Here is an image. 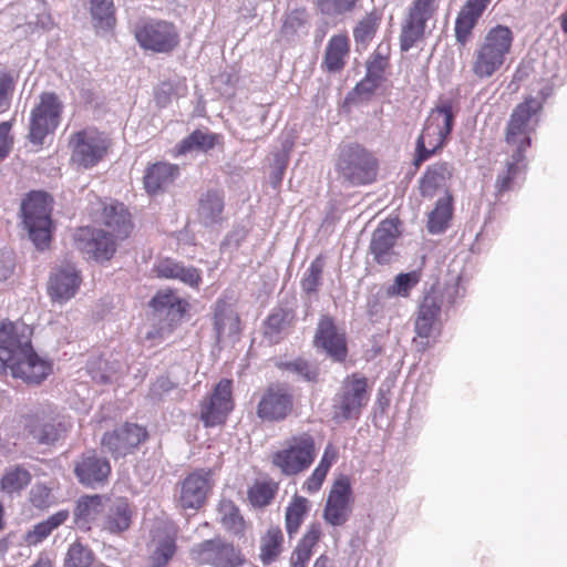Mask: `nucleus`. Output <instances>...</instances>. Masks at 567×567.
<instances>
[{"instance_id": "obj_1", "label": "nucleus", "mask_w": 567, "mask_h": 567, "mask_svg": "<svg viewBox=\"0 0 567 567\" xmlns=\"http://www.w3.org/2000/svg\"><path fill=\"white\" fill-rule=\"evenodd\" d=\"M32 330L23 322L0 326V373L28 384H40L53 370L52 361L39 355L31 343Z\"/></svg>"}, {"instance_id": "obj_2", "label": "nucleus", "mask_w": 567, "mask_h": 567, "mask_svg": "<svg viewBox=\"0 0 567 567\" xmlns=\"http://www.w3.org/2000/svg\"><path fill=\"white\" fill-rule=\"evenodd\" d=\"M550 91L542 90V99L528 97L518 104L513 113L506 128V143L512 150V159L506 163V171L498 175L496 188L498 193L509 190L513 181L525 168V151L530 146V134L538 125V113L543 107L544 100L549 96Z\"/></svg>"}, {"instance_id": "obj_3", "label": "nucleus", "mask_w": 567, "mask_h": 567, "mask_svg": "<svg viewBox=\"0 0 567 567\" xmlns=\"http://www.w3.org/2000/svg\"><path fill=\"white\" fill-rule=\"evenodd\" d=\"M103 223L106 229L83 227L75 231L76 248L89 259L107 261L116 250V240L126 238L132 229L130 214L121 203L104 207Z\"/></svg>"}, {"instance_id": "obj_4", "label": "nucleus", "mask_w": 567, "mask_h": 567, "mask_svg": "<svg viewBox=\"0 0 567 567\" xmlns=\"http://www.w3.org/2000/svg\"><path fill=\"white\" fill-rule=\"evenodd\" d=\"M514 41L513 31L502 24L489 29L474 51L472 71L480 79L493 76L504 65Z\"/></svg>"}, {"instance_id": "obj_5", "label": "nucleus", "mask_w": 567, "mask_h": 567, "mask_svg": "<svg viewBox=\"0 0 567 567\" xmlns=\"http://www.w3.org/2000/svg\"><path fill=\"white\" fill-rule=\"evenodd\" d=\"M375 157L358 144H349L340 150L336 172L338 181L347 186L372 183L377 177Z\"/></svg>"}, {"instance_id": "obj_6", "label": "nucleus", "mask_w": 567, "mask_h": 567, "mask_svg": "<svg viewBox=\"0 0 567 567\" xmlns=\"http://www.w3.org/2000/svg\"><path fill=\"white\" fill-rule=\"evenodd\" d=\"M21 215L30 239L38 249L48 247L51 239V200L43 192H32L22 202Z\"/></svg>"}, {"instance_id": "obj_7", "label": "nucleus", "mask_w": 567, "mask_h": 567, "mask_svg": "<svg viewBox=\"0 0 567 567\" xmlns=\"http://www.w3.org/2000/svg\"><path fill=\"white\" fill-rule=\"evenodd\" d=\"M452 107L444 104L434 109L424 125L416 142V157L414 164L419 166L441 148L452 130Z\"/></svg>"}, {"instance_id": "obj_8", "label": "nucleus", "mask_w": 567, "mask_h": 567, "mask_svg": "<svg viewBox=\"0 0 567 567\" xmlns=\"http://www.w3.org/2000/svg\"><path fill=\"white\" fill-rule=\"evenodd\" d=\"M369 399L367 378L357 373L347 377L334 398V419L337 421L359 419Z\"/></svg>"}, {"instance_id": "obj_9", "label": "nucleus", "mask_w": 567, "mask_h": 567, "mask_svg": "<svg viewBox=\"0 0 567 567\" xmlns=\"http://www.w3.org/2000/svg\"><path fill=\"white\" fill-rule=\"evenodd\" d=\"M71 161L82 168H92L106 155L110 141L94 127L73 133L69 140Z\"/></svg>"}, {"instance_id": "obj_10", "label": "nucleus", "mask_w": 567, "mask_h": 567, "mask_svg": "<svg viewBox=\"0 0 567 567\" xmlns=\"http://www.w3.org/2000/svg\"><path fill=\"white\" fill-rule=\"evenodd\" d=\"M439 9V0H413L405 18L401 35V50L406 52L421 41L429 28L434 25L435 16Z\"/></svg>"}, {"instance_id": "obj_11", "label": "nucleus", "mask_w": 567, "mask_h": 567, "mask_svg": "<svg viewBox=\"0 0 567 567\" xmlns=\"http://www.w3.org/2000/svg\"><path fill=\"white\" fill-rule=\"evenodd\" d=\"M316 457L315 440L309 434L292 437L286 447L272 455V463L285 475L307 470Z\"/></svg>"}, {"instance_id": "obj_12", "label": "nucleus", "mask_w": 567, "mask_h": 567, "mask_svg": "<svg viewBox=\"0 0 567 567\" xmlns=\"http://www.w3.org/2000/svg\"><path fill=\"white\" fill-rule=\"evenodd\" d=\"M63 104L54 93H42L30 117L29 137L33 144H42L44 137L60 124Z\"/></svg>"}, {"instance_id": "obj_13", "label": "nucleus", "mask_w": 567, "mask_h": 567, "mask_svg": "<svg viewBox=\"0 0 567 567\" xmlns=\"http://www.w3.org/2000/svg\"><path fill=\"white\" fill-rule=\"evenodd\" d=\"M138 44L157 53L171 52L179 41L175 25L163 20H151L142 23L135 30Z\"/></svg>"}, {"instance_id": "obj_14", "label": "nucleus", "mask_w": 567, "mask_h": 567, "mask_svg": "<svg viewBox=\"0 0 567 567\" xmlns=\"http://www.w3.org/2000/svg\"><path fill=\"white\" fill-rule=\"evenodd\" d=\"M193 559L214 567H239L245 559L241 551L221 538L205 540L190 550Z\"/></svg>"}, {"instance_id": "obj_15", "label": "nucleus", "mask_w": 567, "mask_h": 567, "mask_svg": "<svg viewBox=\"0 0 567 567\" xmlns=\"http://www.w3.org/2000/svg\"><path fill=\"white\" fill-rule=\"evenodd\" d=\"M293 399L285 385H270L261 395L257 415L265 421H281L292 411Z\"/></svg>"}, {"instance_id": "obj_16", "label": "nucleus", "mask_w": 567, "mask_h": 567, "mask_svg": "<svg viewBox=\"0 0 567 567\" xmlns=\"http://www.w3.org/2000/svg\"><path fill=\"white\" fill-rule=\"evenodd\" d=\"M233 406L231 382L226 379L221 380L215 386L210 398L203 402L200 419L205 426L223 424Z\"/></svg>"}, {"instance_id": "obj_17", "label": "nucleus", "mask_w": 567, "mask_h": 567, "mask_svg": "<svg viewBox=\"0 0 567 567\" xmlns=\"http://www.w3.org/2000/svg\"><path fill=\"white\" fill-rule=\"evenodd\" d=\"M82 278L73 264L54 268L48 282V293L54 302L63 303L78 292Z\"/></svg>"}, {"instance_id": "obj_18", "label": "nucleus", "mask_w": 567, "mask_h": 567, "mask_svg": "<svg viewBox=\"0 0 567 567\" xmlns=\"http://www.w3.org/2000/svg\"><path fill=\"white\" fill-rule=\"evenodd\" d=\"M145 437L146 431L144 427L136 424H125L112 433H105L102 445L117 458L131 453Z\"/></svg>"}, {"instance_id": "obj_19", "label": "nucleus", "mask_w": 567, "mask_h": 567, "mask_svg": "<svg viewBox=\"0 0 567 567\" xmlns=\"http://www.w3.org/2000/svg\"><path fill=\"white\" fill-rule=\"evenodd\" d=\"M351 487L347 478L338 480L328 496L323 517L332 526L343 525L351 513Z\"/></svg>"}, {"instance_id": "obj_20", "label": "nucleus", "mask_w": 567, "mask_h": 567, "mask_svg": "<svg viewBox=\"0 0 567 567\" xmlns=\"http://www.w3.org/2000/svg\"><path fill=\"white\" fill-rule=\"evenodd\" d=\"M400 235L398 221L385 219L372 234L370 251L378 264L386 265L395 257L394 246Z\"/></svg>"}, {"instance_id": "obj_21", "label": "nucleus", "mask_w": 567, "mask_h": 567, "mask_svg": "<svg viewBox=\"0 0 567 567\" xmlns=\"http://www.w3.org/2000/svg\"><path fill=\"white\" fill-rule=\"evenodd\" d=\"M176 553V529L164 524L152 532L150 567H166Z\"/></svg>"}, {"instance_id": "obj_22", "label": "nucleus", "mask_w": 567, "mask_h": 567, "mask_svg": "<svg viewBox=\"0 0 567 567\" xmlns=\"http://www.w3.org/2000/svg\"><path fill=\"white\" fill-rule=\"evenodd\" d=\"M212 488L210 471H198L188 475L181 488L179 504L183 508H198Z\"/></svg>"}, {"instance_id": "obj_23", "label": "nucleus", "mask_w": 567, "mask_h": 567, "mask_svg": "<svg viewBox=\"0 0 567 567\" xmlns=\"http://www.w3.org/2000/svg\"><path fill=\"white\" fill-rule=\"evenodd\" d=\"M315 343L337 361H342L347 355L344 334L338 332L333 320L329 317H323L319 321Z\"/></svg>"}, {"instance_id": "obj_24", "label": "nucleus", "mask_w": 567, "mask_h": 567, "mask_svg": "<svg viewBox=\"0 0 567 567\" xmlns=\"http://www.w3.org/2000/svg\"><path fill=\"white\" fill-rule=\"evenodd\" d=\"M132 523V509L127 499L118 497L106 502L102 517V529L111 534H121L128 529Z\"/></svg>"}, {"instance_id": "obj_25", "label": "nucleus", "mask_w": 567, "mask_h": 567, "mask_svg": "<svg viewBox=\"0 0 567 567\" xmlns=\"http://www.w3.org/2000/svg\"><path fill=\"white\" fill-rule=\"evenodd\" d=\"M454 167L447 162H437L427 167L420 181V190L424 197H433L439 192L447 189Z\"/></svg>"}, {"instance_id": "obj_26", "label": "nucleus", "mask_w": 567, "mask_h": 567, "mask_svg": "<svg viewBox=\"0 0 567 567\" xmlns=\"http://www.w3.org/2000/svg\"><path fill=\"white\" fill-rule=\"evenodd\" d=\"M179 174L177 165L155 163L147 167L144 175V186L148 194H155L171 185Z\"/></svg>"}, {"instance_id": "obj_27", "label": "nucleus", "mask_w": 567, "mask_h": 567, "mask_svg": "<svg viewBox=\"0 0 567 567\" xmlns=\"http://www.w3.org/2000/svg\"><path fill=\"white\" fill-rule=\"evenodd\" d=\"M111 472V466L105 458L97 457L95 454L85 455L75 466V474L81 483L93 485L106 480Z\"/></svg>"}, {"instance_id": "obj_28", "label": "nucleus", "mask_w": 567, "mask_h": 567, "mask_svg": "<svg viewBox=\"0 0 567 567\" xmlns=\"http://www.w3.org/2000/svg\"><path fill=\"white\" fill-rule=\"evenodd\" d=\"M441 311L440 299L435 295H426L420 305L415 319V332L420 338L431 337Z\"/></svg>"}, {"instance_id": "obj_29", "label": "nucleus", "mask_w": 567, "mask_h": 567, "mask_svg": "<svg viewBox=\"0 0 567 567\" xmlns=\"http://www.w3.org/2000/svg\"><path fill=\"white\" fill-rule=\"evenodd\" d=\"M224 197L217 190H208L198 203V218L205 226H214L223 220Z\"/></svg>"}, {"instance_id": "obj_30", "label": "nucleus", "mask_w": 567, "mask_h": 567, "mask_svg": "<svg viewBox=\"0 0 567 567\" xmlns=\"http://www.w3.org/2000/svg\"><path fill=\"white\" fill-rule=\"evenodd\" d=\"M215 330L217 338L225 339L239 332V317L231 305L220 300L215 307Z\"/></svg>"}, {"instance_id": "obj_31", "label": "nucleus", "mask_w": 567, "mask_h": 567, "mask_svg": "<svg viewBox=\"0 0 567 567\" xmlns=\"http://www.w3.org/2000/svg\"><path fill=\"white\" fill-rule=\"evenodd\" d=\"M109 498L100 495L84 496L79 499L74 515L80 524H91L99 520L105 513V506Z\"/></svg>"}, {"instance_id": "obj_32", "label": "nucleus", "mask_w": 567, "mask_h": 567, "mask_svg": "<svg viewBox=\"0 0 567 567\" xmlns=\"http://www.w3.org/2000/svg\"><path fill=\"white\" fill-rule=\"evenodd\" d=\"M157 274L163 278L178 279L190 287H197L200 281V275L196 268L185 267L172 259L162 260L157 266Z\"/></svg>"}, {"instance_id": "obj_33", "label": "nucleus", "mask_w": 567, "mask_h": 567, "mask_svg": "<svg viewBox=\"0 0 567 567\" xmlns=\"http://www.w3.org/2000/svg\"><path fill=\"white\" fill-rule=\"evenodd\" d=\"M69 518L68 511H59L48 517L45 520H42L35 524L32 529H30L25 536L24 542L29 546H37L41 544L44 539H47L54 529L60 527L62 524L66 522Z\"/></svg>"}, {"instance_id": "obj_34", "label": "nucleus", "mask_w": 567, "mask_h": 567, "mask_svg": "<svg viewBox=\"0 0 567 567\" xmlns=\"http://www.w3.org/2000/svg\"><path fill=\"white\" fill-rule=\"evenodd\" d=\"M453 215V197L445 193L435 204L434 209L429 214L427 229L431 234H441L449 227Z\"/></svg>"}, {"instance_id": "obj_35", "label": "nucleus", "mask_w": 567, "mask_h": 567, "mask_svg": "<svg viewBox=\"0 0 567 567\" xmlns=\"http://www.w3.org/2000/svg\"><path fill=\"white\" fill-rule=\"evenodd\" d=\"M218 518L223 527L235 536H244L246 523L239 508L228 499H223L218 506Z\"/></svg>"}, {"instance_id": "obj_36", "label": "nucleus", "mask_w": 567, "mask_h": 567, "mask_svg": "<svg viewBox=\"0 0 567 567\" xmlns=\"http://www.w3.org/2000/svg\"><path fill=\"white\" fill-rule=\"evenodd\" d=\"M321 536V529L318 524L309 526L307 533L298 544L291 555V567H306L309 561L312 547L318 543Z\"/></svg>"}, {"instance_id": "obj_37", "label": "nucleus", "mask_w": 567, "mask_h": 567, "mask_svg": "<svg viewBox=\"0 0 567 567\" xmlns=\"http://www.w3.org/2000/svg\"><path fill=\"white\" fill-rule=\"evenodd\" d=\"M124 368V364L116 360L99 359L89 363L87 372L95 382L110 383L118 380Z\"/></svg>"}, {"instance_id": "obj_38", "label": "nucleus", "mask_w": 567, "mask_h": 567, "mask_svg": "<svg viewBox=\"0 0 567 567\" xmlns=\"http://www.w3.org/2000/svg\"><path fill=\"white\" fill-rule=\"evenodd\" d=\"M216 136L207 131L196 130L177 145V154L207 152L215 146Z\"/></svg>"}, {"instance_id": "obj_39", "label": "nucleus", "mask_w": 567, "mask_h": 567, "mask_svg": "<svg viewBox=\"0 0 567 567\" xmlns=\"http://www.w3.org/2000/svg\"><path fill=\"white\" fill-rule=\"evenodd\" d=\"M310 509L309 501L302 496H295L286 508V530L289 537L296 535Z\"/></svg>"}, {"instance_id": "obj_40", "label": "nucleus", "mask_w": 567, "mask_h": 567, "mask_svg": "<svg viewBox=\"0 0 567 567\" xmlns=\"http://www.w3.org/2000/svg\"><path fill=\"white\" fill-rule=\"evenodd\" d=\"M349 51V41L346 35H333L327 45L324 63L329 71H338L344 64V56Z\"/></svg>"}, {"instance_id": "obj_41", "label": "nucleus", "mask_w": 567, "mask_h": 567, "mask_svg": "<svg viewBox=\"0 0 567 567\" xmlns=\"http://www.w3.org/2000/svg\"><path fill=\"white\" fill-rule=\"evenodd\" d=\"M284 535L279 527H270L261 538L260 559L264 564L272 563L281 553Z\"/></svg>"}, {"instance_id": "obj_42", "label": "nucleus", "mask_w": 567, "mask_h": 567, "mask_svg": "<svg viewBox=\"0 0 567 567\" xmlns=\"http://www.w3.org/2000/svg\"><path fill=\"white\" fill-rule=\"evenodd\" d=\"M95 28L110 30L115 23L113 0H90Z\"/></svg>"}, {"instance_id": "obj_43", "label": "nucleus", "mask_w": 567, "mask_h": 567, "mask_svg": "<svg viewBox=\"0 0 567 567\" xmlns=\"http://www.w3.org/2000/svg\"><path fill=\"white\" fill-rule=\"evenodd\" d=\"M308 22V14L303 9H293L286 13L282 27L280 29V37L290 41L298 37Z\"/></svg>"}, {"instance_id": "obj_44", "label": "nucleus", "mask_w": 567, "mask_h": 567, "mask_svg": "<svg viewBox=\"0 0 567 567\" xmlns=\"http://www.w3.org/2000/svg\"><path fill=\"white\" fill-rule=\"evenodd\" d=\"M31 482V474L21 466L9 468L1 478V488L8 494L18 493Z\"/></svg>"}, {"instance_id": "obj_45", "label": "nucleus", "mask_w": 567, "mask_h": 567, "mask_svg": "<svg viewBox=\"0 0 567 567\" xmlns=\"http://www.w3.org/2000/svg\"><path fill=\"white\" fill-rule=\"evenodd\" d=\"M417 271L403 272L395 276L393 284L388 286L386 296L408 298L414 287L420 282Z\"/></svg>"}, {"instance_id": "obj_46", "label": "nucleus", "mask_w": 567, "mask_h": 567, "mask_svg": "<svg viewBox=\"0 0 567 567\" xmlns=\"http://www.w3.org/2000/svg\"><path fill=\"white\" fill-rule=\"evenodd\" d=\"M278 491L272 481H257L248 491L249 501L254 506L264 507L270 504Z\"/></svg>"}, {"instance_id": "obj_47", "label": "nucleus", "mask_w": 567, "mask_h": 567, "mask_svg": "<svg viewBox=\"0 0 567 567\" xmlns=\"http://www.w3.org/2000/svg\"><path fill=\"white\" fill-rule=\"evenodd\" d=\"M64 432L61 423L55 421H41L30 429V434L40 444H51L55 442Z\"/></svg>"}, {"instance_id": "obj_48", "label": "nucleus", "mask_w": 567, "mask_h": 567, "mask_svg": "<svg viewBox=\"0 0 567 567\" xmlns=\"http://www.w3.org/2000/svg\"><path fill=\"white\" fill-rule=\"evenodd\" d=\"M93 560L92 550L87 546L75 542L70 545L66 551L63 567H90Z\"/></svg>"}, {"instance_id": "obj_49", "label": "nucleus", "mask_w": 567, "mask_h": 567, "mask_svg": "<svg viewBox=\"0 0 567 567\" xmlns=\"http://www.w3.org/2000/svg\"><path fill=\"white\" fill-rule=\"evenodd\" d=\"M151 306L156 311L167 310L168 315L182 313L184 311L181 298L169 289L158 291L157 295L152 299Z\"/></svg>"}, {"instance_id": "obj_50", "label": "nucleus", "mask_w": 567, "mask_h": 567, "mask_svg": "<svg viewBox=\"0 0 567 567\" xmlns=\"http://www.w3.org/2000/svg\"><path fill=\"white\" fill-rule=\"evenodd\" d=\"M322 272L323 260L322 258L317 257L307 268L301 280V287L306 293H313L318 290V287L320 286L321 282Z\"/></svg>"}, {"instance_id": "obj_51", "label": "nucleus", "mask_w": 567, "mask_h": 567, "mask_svg": "<svg viewBox=\"0 0 567 567\" xmlns=\"http://www.w3.org/2000/svg\"><path fill=\"white\" fill-rule=\"evenodd\" d=\"M477 21V18L473 17L471 13H465V11L461 9L455 21V38L457 42L464 45L470 40Z\"/></svg>"}, {"instance_id": "obj_52", "label": "nucleus", "mask_w": 567, "mask_h": 567, "mask_svg": "<svg viewBox=\"0 0 567 567\" xmlns=\"http://www.w3.org/2000/svg\"><path fill=\"white\" fill-rule=\"evenodd\" d=\"M379 25V18L375 14H368L355 27L353 37L357 43L365 44L374 35Z\"/></svg>"}, {"instance_id": "obj_53", "label": "nucleus", "mask_w": 567, "mask_h": 567, "mask_svg": "<svg viewBox=\"0 0 567 567\" xmlns=\"http://www.w3.org/2000/svg\"><path fill=\"white\" fill-rule=\"evenodd\" d=\"M357 0H316V4L322 14L336 17L351 11Z\"/></svg>"}, {"instance_id": "obj_54", "label": "nucleus", "mask_w": 567, "mask_h": 567, "mask_svg": "<svg viewBox=\"0 0 567 567\" xmlns=\"http://www.w3.org/2000/svg\"><path fill=\"white\" fill-rule=\"evenodd\" d=\"M389 47L379 45L372 59L367 64V72L370 76L383 79V73L388 66Z\"/></svg>"}, {"instance_id": "obj_55", "label": "nucleus", "mask_w": 567, "mask_h": 567, "mask_svg": "<svg viewBox=\"0 0 567 567\" xmlns=\"http://www.w3.org/2000/svg\"><path fill=\"white\" fill-rule=\"evenodd\" d=\"M14 84L11 75L8 73H0V113H3L9 109Z\"/></svg>"}, {"instance_id": "obj_56", "label": "nucleus", "mask_w": 567, "mask_h": 567, "mask_svg": "<svg viewBox=\"0 0 567 567\" xmlns=\"http://www.w3.org/2000/svg\"><path fill=\"white\" fill-rule=\"evenodd\" d=\"M11 123H0V162L3 161L10 153L13 137L10 135Z\"/></svg>"}, {"instance_id": "obj_57", "label": "nucleus", "mask_w": 567, "mask_h": 567, "mask_svg": "<svg viewBox=\"0 0 567 567\" xmlns=\"http://www.w3.org/2000/svg\"><path fill=\"white\" fill-rule=\"evenodd\" d=\"M285 326V318L281 312L270 315L266 321L265 333L271 339L276 340L277 336L281 332Z\"/></svg>"}, {"instance_id": "obj_58", "label": "nucleus", "mask_w": 567, "mask_h": 567, "mask_svg": "<svg viewBox=\"0 0 567 567\" xmlns=\"http://www.w3.org/2000/svg\"><path fill=\"white\" fill-rule=\"evenodd\" d=\"M328 472H323L321 468L316 467L310 477L303 483L302 488L308 493H315L320 489Z\"/></svg>"}, {"instance_id": "obj_59", "label": "nucleus", "mask_w": 567, "mask_h": 567, "mask_svg": "<svg viewBox=\"0 0 567 567\" xmlns=\"http://www.w3.org/2000/svg\"><path fill=\"white\" fill-rule=\"evenodd\" d=\"M338 456V449L332 444H328L317 467L321 468L323 472H329L332 464L337 462Z\"/></svg>"}, {"instance_id": "obj_60", "label": "nucleus", "mask_w": 567, "mask_h": 567, "mask_svg": "<svg viewBox=\"0 0 567 567\" xmlns=\"http://www.w3.org/2000/svg\"><path fill=\"white\" fill-rule=\"evenodd\" d=\"M174 383L166 377L158 378L150 389V395L153 399H161L164 393L171 391Z\"/></svg>"}, {"instance_id": "obj_61", "label": "nucleus", "mask_w": 567, "mask_h": 567, "mask_svg": "<svg viewBox=\"0 0 567 567\" xmlns=\"http://www.w3.org/2000/svg\"><path fill=\"white\" fill-rule=\"evenodd\" d=\"M492 0H466L462 10L480 19Z\"/></svg>"}, {"instance_id": "obj_62", "label": "nucleus", "mask_w": 567, "mask_h": 567, "mask_svg": "<svg viewBox=\"0 0 567 567\" xmlns=\"http://www.w3.org/2000/svg\"><path fill=\"white\" fill-rule=\"evenodd\" d=\"M289 367L291 368L292 371L303 377L308 381L313 380L316 378V371L307 361L296 360Z\"/></svg>"}, {"instance_id": "obj_63", "label": "nucleus", "mask_w": 567, "mask_h": 567, "mask_svg": "<svg viewBox=\"0 0 567 567\" xmlns=\"http://www.w3.org/2000/svg\"><path fill=\"white\" fill-rule=\"evenodd\" d=\"M381 81L382 79L370 76V73L367 72L365 78L360 83L357 84L355 90L359 93H371L379 86Z\"/></svg>"}, {"instance_id": "obj_64", "label": "nucleus", "mask_w": 567, "mask_h": 567, "mask_svg": "<svg viewBox=\"0 0 567 567\" xmlns=\"http://www.w3.org/2000/svg\"><path fill=\"white\" fill-rule=\"evenodd\" d=\"M31 567H52V563L47 557H40Z\"/></svg>"}]
</instances>
